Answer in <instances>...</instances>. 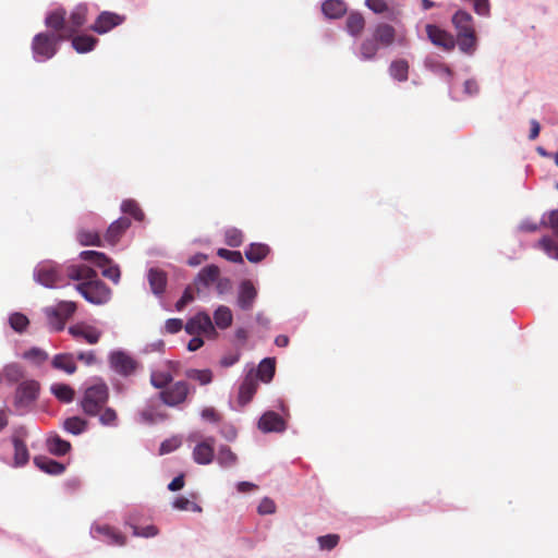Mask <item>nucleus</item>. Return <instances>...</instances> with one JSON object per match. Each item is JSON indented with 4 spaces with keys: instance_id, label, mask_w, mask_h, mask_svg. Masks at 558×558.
Listing matches in <instances>:
<instances>
[{
    "instance_id": "1",
    "label": "nucleus",
    "mask_w": 558,
    "mask_h": 558,
    "mask_svg": "<svg viewBox=\"0 0 558 558\" xmlns=\"http://www.w3.org/2000/svg\"><path fill=\"white\" fill-rule=\"evenodd\" d=\"M109 396L108 385L102 380H98L85 389L80 405L87 416H98V421L102 426L116 427L119 423V416L113 408L106 407Z\"/></svg>"
},
{
    "instance_id": "2",
    "label": "nucleus",
    "mask_w": 558,
    "mask_h": 558,
    "mask_svg": "<svg viewBox=\"0 0 558 558\" xmlns=\"http://www.w3.org/2000/svg\"><path fill=\"white\" fill-rule=\"evenodd\" d=\"M65 275L76 281V290L89 303L101 305L111 299V289L100 279L97 272L87 265H72L65 269Z\"/></svg>"
},
{
    "instance_id": "3",
    "label": "nucleus",
    "mask_w": 558,
    "mask_h": 558,
    "mask_svg": "<svg viewBox=\"0 0 558 558\" xmlns=\"http://www.w3.org/2000/svg\"><path fill=\"white\" fill-rule=\"evenodd\" d=\"M452 24L457 31L459 48L465 53H472L476 47V35L473 25V19L465 11H458L452 16Z\"/></svg>"
},
{
    "instance_id": "4",
    "label": "nucleus",
    "mask_w": 558,
    "mask_h": 558,
    "mask_svg": "<svg viewBox=\"0 0 558 558\" xmlns=\"http://www.w3.org/2000/svg\"><path fill=\"white\" fill-rule=\"evenodd\" d=\"M62 40H65L63 35H54L46 32L35 35L32 41L34 59L38 62L51 59L58 51V44Z\"/></svg>"
},
{
    "instance_id": "5",
    "label": "nucleus",
    "mask_w": 558,
    "mask_h": 558,
    "mask_svg": "<svg viewBox=\"0 0 558 558\" xmlns=\"http://www.w3.org/2000/svg\"><path fill=\"white\" fill-rule=\"evenodd\" d=\"M81 259L90 262L95 266L102 269V276L118 283L120 280V269L117 265L112 264V260L101 252L97 251H83L80 254Z\"/></svg>"
},
{
    "instance_id": "6",
    "label": "nucleus",
    "mask_w": 558,
    "mask_h": 558,
    "mask_svg": "<svg viewBox=\"0 0 558 558\" xmlns=\"http://www.w3.org/2000/svg\"><path fill=\"white\" fill-rule=\"evenodd\" d=\"M34 278L47 288H56L63 282L62 268L49 260L41 262L34 270Z\"/></svg>"
},
{
    "instance_id": "7",
    "label": "nucleus",
    "mask_w": 558,
    "mask_h": 558,
    "mask_svg": "<svg viewBox=\"0 0 558 558\" xmlns=\"http://www.w3.org/2000/svg\"><path fill=\"white\" fill-rule=\"evenodd\" d=\"M191 393L189 383L178 380L159 392L160 401L171 408L183 404Z\"/></svg>"
},
{
    "instance_id": "8",
    "label": "nucleus",
    "mask_w": 558,
    "mask_h": 558,
    "mask_svg": "<svg viewBox=\"0 0 558 558\" xmlns=\"http://www.w3.org/2000/svg\"><path fill=\"white\" fill-rule=\"evenodd\" d=\"M110 367L121 376L133 375L140 366V363L124 351H112L109 355Z\"/></svg>"
},
{
    "instance_id": "9",
    "label": "nucleus",
    "mask_w": 558,
    "mask_h": 558,
    "mask_svg": "<svg viewBox=\"0 0 558 558\" xmlns=\"http://www.w3.org/2000/svg\"><path fill=\"white\" fill-rule=\"evenodd\" d=\"M426 35L429 41L442 49L444 51H452L456 47V38L452 34L435 24H427L425 26Z\"/></svg>"
},
{
    "instance_id": "10",
    "label": "nucleus",
    "mask_w": 558,
    "mask_h": 558,
    "mask_svg": "<svg viewBox=\"0 0 558 558\" xmlns=\"http://www.w3.org/2000/svg\"><path fill=\"white\" fill-rule=\"evenodd\" d=\"M40 385L34 379L22 381L15 392L14 403L19 408H26L38 398Z\"/></svg>"
},
{
    "instance_id": "11",
    "label": "nucleus",
    "mask_w": 558,
    "mask_h": 558,
    "mask_svg": "<svg viewBox=\"0 0 558 558\" xmlns=\"http://www.w3.org/2000/svg\"><path fill=\"white\" fill-rule=\"evenodd\" d=\"M125 21L124 15H120L113 12L104 11L101 12L90 28L98 34H106L112 28L121 25Z\"/></svg>"
},
{
    "instance_id": "12",
    "label": "nucleus",
    "mask_w": 558,
    "mask_h": 558,
    "mask_svg": "<svg viewBox=\"0 0 558 558\" xmlns=\"http://www.w3.org/2000/svg\"><path fill=\"white\" fill-rule=\"evenodd\" d=\"M185 331L189 335H209L216 332L211 318L207 313L204 312H201L191 319H189V322L185 325Z\"/></svg>"
},
{
    "instance_id": "13",
    "label": "nucleus",
    "mask_w": 558,
    "mask_h": 558,
    "mask_svg": "<svg viewBox=\"0 0 558 558\" xmlns=\"http://www.w3.org/2000/svg\"><path fill=\"white\" fill-rule=\"evenodd\" d=\"M257 298V290L251 280H243L239 287L238 305L243 311H250Z\"/></svg>"
},
{
    "instance_id": "14",
    "label": "nucleus",
    "mask_w": 558,
    "mask_h": 558,
    "mask_svg": "<svg viewBox=\"0 0 558 558\" xmlns=\"http://www.w3.org/2000/svg\"><path fill=\"white\" fill-rule=\"evenodd\" d=\"M215 438L208 437L205 440L197 444L193 450V459L198 464H209L213 462Z\"/></svg>"
},
{
    "instance_id": "15",
    "label": "nucleus",
    "mask_w": 558,
    "mask_h": 558,
    "mask_svg": "<svg viewBox=\"0 0 558 558\" xmlns=\"http://www.w3.org/2000/svg\"><path fill=\"white\" fill-rule=\"evenodd\" d=\"M258 428L264 433H279L286 429V422L278 413L268 411L259 418Z\"/></svg>"
},
{
    "instance_id": "16",
    "label": "nucleus",
    "mask_w": 558,
    "mask_h": 558,
    "mask_svg": "<svg viewBox=\"0 0 558 558\" xmlns=\"http://www.w3.org/2000/svg\"><path fill=\"white\" fill-rule=\"evenodd\" d=\"M69 332L75 339H83L89 344H95L101 337V331L96 327L85 324H77L69 328Z\"/></svg>"
},
{
    "instance_id": "17",
    "label": "nucleus",
    "mask_w": 558,
    "mask_h": 558,
    "mask_svg": "<svg viewBox=\"0 0 558 558\" xmlns=\"http://www.w3.org/2000/svg\"><path fill=\"white\" fill-rule=\"evenodd\" d=\"M130 226L131 220L129 218L121 217L117 219L108 227L105 233V241L110 245L117 244Z\"/></svg>"
},
{
    "instance_id": "18",
    "label": "nucleus",
    "mask_w": 558,
    "mask_h": 558,
    "mask_svg": "<svg viewBox=\"0 0 558 558\" xmlns=\"http://www.w3.org/2000/svg\"><path fill=\"white\" fill-rule=\"evenodd\" d=\"M87 9L85 5H77L71 13L70 19L66 21V34L63 35L64 39H70L77 31L86 23Z\"/></svg>"
},
{
    "instance_id": "19",
    "label": "nucleus",
    "mask_w": 558,
    "mask_h": 558,
    "mask_svg": "<svg viewBox=\"0 0 558 558\" xmlns=\"http://www.w3.org/2000/svg\"><path fill=\"white\" fill-rule=\"evenodd\" d=\"M220 270L215 265H209L204 267L199 274L197 275L194 284L198 292L202 291L203 288H209L214 283H216L219 279Z\"/></svg>"
},
{
    "instance_id": "20",
    "label": "nucleus",
    "mask_w": 558,
    "mask_h": 558,
    "mask_svg": "<svg viewBox=\"0 0 558 558\" xmlns=\"http://www.w3.org/2000/svg\"><path fill=\"white\" fill-rule=\"evenodd\" d=\"M94 536H102L108 544L123 546L125 544V536L122 535L117 529L104 524L93 527Z\"/></svg>"
},
{
    "instance_id": "21",
    "label": "nucleus",
    "mask_w": 558,
    "mask_h": 558,
    "mask_svg": "<svg viewBox=\"0 0 558 558\" xmlns=\"http://www.w3.org/2000/svg\"><path fill=\"white\" fill-rule=\"evenodd\" d=\"M66 12L64 9H57L56 11L50 12L46 19L45 23L47 27L53 29L56 32L54 35H65L66 34Z\"/></svg>"
},
{
    "instance_id": "22",
    "label": "nucleus",
    "mask_w": 558,
    "mask_h": 558,
    "mask_svg": "<svg viewBox=\"0 0 558 558\" xmlns=\"http://www.w3.org/2000/svg\"><path fill=\"white\" fill-rule=\"evenodd\" d=\"M48 451L57 457L65 456L72 449L70 441L62 439L57 433H51L46 439Z\"/></svg>"
},
{
    "instance_id": "23",
    "label": "nucleus",
    "mask_w": 558,
    "mask_h": 558,
    "mask_svg": "<svg viewBox=\"0 0 558 558\" xmlns=\"http://www.w3.org/2000/svg\"><path fill=\"white\" fill-rule=\"evenodd\" d=\"M258 388V381L253 375H247L239 388V403L246 405L253 399Z\"/></svg>"
},
{
    "instance_id": "24",
    "label": "nucleus",
    "mask_w": 558,
    "mask_h": 558,
    "mask_svg": "<svg viewBox=\"0 0 558 558\" xmlns=\"http://www.w3.org/2000/svg\"><path fill=\"white\" fill-rule=\"evenodd\" d=\"M372 37L376 39L381 47H389L395 43L396 29L389 24L381 23L374 28Z\"/></svg>"
},
{
    "instance_id": "25",
    "label": "nucleus",
    "mask_w": 558,
    "mask_h": 558,
    "mask_svg": "<svg viewBox=\"0 0 558 558\" xmlns=\"http://www.w3.org/2000/svg\"><path fill=\"white\" fill-rule=\"evenodd\" d=\"M34 464L43 472L50 475H59L65 471V465L45 456L34 458Z\"/></svg>"
},
{
    "instance_id": "26",
    "label": "nucleus",
    "mask_w": 558,
    "mask_h": 558,
    "mask_svg": "<svg viewBox=\"0 0 558 558\" xmlns=\"http://www.w3.org/2000/svg\"><path fill=\"white\" fill-rule=\"evenodd\" d=\"M51 365L53 368L62 371L69 375L74 374L77 369L74 356L70 353H60L54 355L51 361Z\"/></svg>"
},
{
    "instance_id": "27",
    "label": "nucleus",
    "mask_w": 558,
    "mask_h": 558,
    "mask_svg": "<svg viewBox=\"0 0 558 558\" xmlns=\"http://www.w3.org/2000/svg\"><path fill=\"white\" fill-rule=\"evenodd\" d=\"M76 311V304L72 301L60 302L54 310L50 311V314L59 319L58 329H62L64 320L71 317Z\"/></svg>"
},
{
    "instance_id": "28",
    "label": "nucleus",
    "mask_w": 558,
    "mask_h": 558,
    "mask_svg": "<svg viewBox=\"0 0 558 558\" xmlns=\"http://www.w3.org/2000/svg\"><path fill=\"white\" fill-rule=\"evenodd\" d=\"M379 47H381L376 39H374L372 36L366 37L362 40L359 47V56L363 61H371L375 59Z\"/></svg>"
},
{
    "instance_id": "29",
    "label": "nucleus",
    "mask_w": 558,
    "mask_h": 558,
    "mask_svg": "<svg viewBox=\"0 0 558 558\" xmlns=\"http://www.w3.org/2000/svg\"><path fill=\"white\" fill-rule=\"evenodd\" d=\"M62 427L66 433L77 436L87 430L88 421L81 416H71L63 421Z\"/></svg>"
},
{
    "instance_id": "30",
    "label": "nucleus",
    "mask_w": 558,
    "mask_h": 558,
    "mask_svg": "<svg viewBox=\"0 0 558 558\" xmlns=\"http://www.w3.org/2000/svg\"><path fill=\"white\" fill-rule=\"evenodd\" d=\"M270 253V247L264 243H251L245 250V257L251 263H259Z\"/></svg>"
},
{
    "instance_id": "31",
    "label": "nucleus",
    "mask_w": 558,
    "mask_h": 558,
    "mask_svg": "<svg viewBox=\"0 0 558 558\" xmlns=\"http://www.w3.org/2000/svg\"><path fill=\"white\" fill-rule=\"evenodd\" d=\"M148 282L151 291L155 294L163 293L167 286V276L162 270L159 269H150L148 271Z\"/></svg>"
},
{
    "instance_id": "32",
    "label": "nucleus",
    "mask_w": 558,
    "mask_h": 558,
    "mask_svg": "<svg viewBox=\"0 0 558 558\" xmlns=\"http://www.w3.org/2000/svg\"><path fill=\"white\" fill-rule=\"evenodd\" d=\"M70 39H72V47L78 52V53H86L92 51L98 39L90 36V35H78V36H72Z\"/></svg>"
},
{
    "instance_id": "33",
    "label": "nucleus",
    "mask_w": 558,
    "mask_h": 558,
    "mask_svg": "<svg viewBox=\"0 0 558 558\" xmlns=\"http://www.w3.org/2000/svg\"><path fill=\"white\" fill-rule=\"evenodd\" d=\"M12 442L14 446V466H24L29 460L26 444L19 437H13Z\"/></svg>"
},
{
    "instance_id": "34",
    "label": "nucleus",
    "mask_w": 558,
    "mask_h": 558,
    "mask_svg": "<svg viewBox=\"0 0 558 558\" xmlns=\"http://www.w3.org/2000/svg\"><path fill=\"white\" fill-rule=\"evenodd\" d=\"M173 376L171 372L163 369H155L150 373V384L157 388L163 390L167 386L172 383Z\"/></svg>"
},
{
    "instance_id": "35",
    "label": "nucleus",
    "mask_w": 558,
    "mask_h": 558,
    "mask_svg": "<svg viewBox=\"0 0 558 558\" xmlns=\"http://www.w3.org/2000/svg\"><path fill=\"white\" fill-rule=\"evenodd\" d=\"M50 390L51 393L61 402L70 403L74 400L75 391L66 384H53Z\"/></svg>"
},
{
    "instance_id": "36",
    "label": "nucleus",
    "mask_w": 558,
    "mask_h": 558,
    "mask_svg": "<svg viewBox=\"0 0 558 558\" xmlns=\"http://www.w3.org/2000/svg\"><path fill=\"white\" fill-rule=\"evenodd\" d=\"M365 27V20L362 14L352 12L347 19V31L350 35L359 36Z\"/></svg>"
},
{
    "instance_id": "37",
    "label": "nucleus",
    "mask_w": 558,
    "mask_h": 558,
    "mask_svg": "<svg viewBox=\"0 0 558 558\" xmlns=\"http://www.w3.org/2000/svg\"><path fill=\"white\" fill-rule=\"evenodd\" d=\"M390 75L399 82L408 80L409 75V63L403 59L395 60L389 66Z\"/></svg>"
},
{
    "instance_id": "38",
    "label": "nucleus",
    "mask_w": 558,
    "mask_h": 558,
    "mask_svg": "<svg viewBox=\"0 0 558 558\" xmlns=\"http://www.w3.org/2000/svg\"><path fill=\"white\" fill-rule=\"evenodd\" d=\"M215 324L220 329H226L232 324V313L228 306L220 305L214 313Z\"/></svg>"
},
{
    "instance_id": "39",
    "label": "nucleus",
    "mask_w": 558,
    "mask_h": 558,
    "mask_svg": "<svg viewBox=\"0 0 558 558\" xmlns=\"http://www.w3.org/2000/svg\"><path fill=\"white\" fill-rule=\"evenodd\" d=\"M322 11L328 19H339L347 12L344 2H322Z\"/></svg>"
},
{
    "instance_id": "40",
    "label": "nucleus",
    "mask_w": 558,
    "mask_h": 558,
    "mask_svg": "<svg viewBox=\"0 0 558 558\" xmlns=\"http://www.w3.org/2000/svg\"><path fill=\"white\" fill-rule=\"evenodd\" d=\"M275 375V361L272 359H264L257 368V377L264 381L268 383L272 379Z\"/></svg>"
},
{
    "instance_id": "41",
    "label": "nucleus",
    "mask_w": 558,
    "mask_h": 558,
    "mask_svg": "<svg viewBox=\"0 0 558 558\" xmlns=\"http://www.w3.org/2000/svg\"><path fill=\"white\" fill-rule=\"evenodd\" d=\"M218 463L223 468L233 466L236 461V454L228 446H221L217 454Z\"/></svg>"
},
{
    "instance_id": "42",
    "label": "nucleus",
    "mask_w": 558,
    "mask_h": 558,
    "mask_svg": "<svg viewBox=\"0 0 558 558\" xmlns=\"http://www.w3.org/2000/svg\"><path fill=\"white\" fill-rule=\"evenodd\" d=\"M189 379L196 380L201 385H208L213 381V372L210 369L190 368L185 372Z\"/></svg>"
},
{
    "instance_id": "43",
    "label": "nucleus",
    "mask_w": 558,
    "mask_h": 558,
    "mask_svg": "<svg viewBox=\"0 0 558 558\" xmlns=\"http://www.w3.org/2000/svg\"><path fill=\"white\" fill-rule=\"evenodd\" d=\"M121 210L124 214L132 216L137 221L144 220L145 215L137 202L134 199H124L121 204Z\"/></svg>"
},
{
    "instance_id": "44",
    "label": "nucleus",
    "mask_w": 558,
    "mask_h": 558,
    "mask_svg": "<svg viewBox=\"0 0 558 558\" xmlns=\"http://www.w3.org/2000/svg\"><path fill=\"white\" fill-rule=\"evenodd\" d=\"M77 241L82 245H94V246H100L101 245V239L100 235L90 230H80L76 235Z\"/></svg>"
},
{
    "instance_id": "45",
    "label": "nucleus",
    "mask_w": 558,
    "mask_h": 558,
    "mask_svg": "<svg viewBox=\"0 0 558 558\" xmlns=\"http://www.w3.org/2000/svg\"><path fill=\"white\" fill-rule=\"evenodd\" d=\"M243 239V232L236 228H229L225 231V242L231 247L240 246Z\"/></svg>"
},
{
    "instance_id": "46",
    "label": "nucleus",
    "mask_w": 558,
    "mask_h": 558,
    "mask_svg": "<svg viewBox=\"0 0 558 558\" xmlns=\"http://www.w3.org/2000/svg\"><path fill=\"white\" fill-rule=\"evenodd\" d=\"M367 7L375 13H384L385 17L395 21L398 16V12L390 10L387 2H366Z\"/></svg>"
},
{
    "instance_id": "47",
    "label": "nucleus",
    "mask_w": 558,
    "mask_h": 558,
    "mask_svg": "<svg viewBox=\"0 0 558 558\" xmlns=\"http://www.w3.org/2000/svg\"><path fill=\"white\" fill-rule=\"evenodd\" d=\"M10 326L17 332H22L26 329L29 322L28 318L21 313H14L10 316Z\"/></svg>"
},
{
    "instance_id": "48",
    "label": "nucleus",
    "mask_w": 558,
    "mask_h": 558,
    "mask_svg": "<svg viewBox=\"0 0 558 558\" xmlns=\"http://www.w3.org/2000/svg\"><path fill=\"white\" fill-rule=\"evenodd\" d=\"M141 417L144 422L151 424L157 421L165 420L167 415L158 412L153 407H147L146 409L141 411Z\"/></svg>"
},
{
    "instance_id": "49",
    "label": "nucleus",
    "mask_w": 558,
    "mask_h": 558,
    "mask_svg": "<svg viewBox=\"0 0 558 558\" xmlns=\"http://www.w3.org/2000/svg\"><path fill=\"white\" fill-rule=\"evenodd\" d=\"M339 539L340 537L338 534H328L319 536L317 542L322 550H331L338 545Z\"/></svg>"
},
{
    "instance_id": "50",
    "label": "nucleus",
    "mask_w": 558,
    "mask_h": 558,
    "mask_svg": "<svg viewBox=\"0 0 558 558\" xmlns=\"http://www.w3.org/2000/svg\"><path fill=\"white\" fill-rule=\"evenodd\" d=\"M173 507L178 510H191L193 512H201L202 507L189 500L185 497H179L173 501Z\"/></svg>"
},
{
    "instance_id": "51",
    "label": "nucleus",
    "mask_w": 558,
    "mask_h": 558,
    "mask_svg": "<svg viewBox=\"0 0 558 558\" xmlns=\"http://www.w3.org/2000/svg\"><path fill=\"white\" fill-rule=\"evenodd\" d=\"M539 246L554 258H558V242L554 241L548 236H544L539 240Z\"/></svg>"
},
{
    "instance_id": "52",
    "label": "nucleus",
    "mask_w": 558,
    "mask_h": 558,
    "mask_svg": "<svg viewBox=\"0 0 558 558\" xmlns=\"http://www.w3.org/2000/svg\"><path fill=\"white\" fill-rule=\"evenodd\" d=\"M217 255L221 258H225L231 263L235 264H242L243 263V256L241 252L239 251H230L227 248H219L217 251Z\"/></svg>"
},
{
    "instance_id": "53",
    "label": "nucleus",
    "mask_w": 558,
    "mask_h": 558,
    "mask_svg": "<svg viewBox=\"0 0 558 558\" xmlns=\"http://www.w3.org/2000/svg\"><path fill=\"white\" fill-rule=\"evenodd\" d=\"M24 357L41 364L48 359V354L39 348H32L24 353Z\"/></svg>"
},
{
    "instance_id": "54",
    "label": "nucleus",
    "mask_w": 558,
    "mask_h": 558,
    "mask_svg": "<svg viewBox=\"0 0 558 558\" xmlns=\"http://www.w3.org/2000/svg\"><path fill=\"white\" fill-rule=\"evenodd\" d=\"M276 504L272 499L265 497L262 499V501L258 505L257 511L259 514H272L276 512Z\"/></svg>"
},
{
    "instance_id": "55",
    "label": "nucleus",
    "mask_w": 558,
    "mask_h": 558,
    "mask_svg": "<svg viewBox=\"0 0 558 558\" xmlns=\"http://www.w3.org/2000/svg\"><path fill=\"white\" fill-rule=\"evenodd\" d=\"M133 534L142 537H154L158 534V529L155 525H147L144 527L133 526Z\"/></svg>"
},
{
    "instance_id": "56",
    "label": "nucleus",
    "mask_w": 558,
    "mask_h": 558,
    "mask_svg": "<svg viewBox=\"0 0 558 558\" xmlns=\"http://www.w3.org/2000/svg\"><path fill=\"white\" fill-rule=\"evenodd\" d=\"M183 327L182 319L179 318H170L166 322V330L169 333H177L179 332Z\"/></svg>"
},
{
    "instance_id": "57",
    "label": "nucleus",
    "mask_w": 558,
    "mask_h": 558,
    "mask_svg": "<svg viewBox=\"0 0 558 558\" xmlns=\"http://www.w3.org/2000/svg\"><path fill=\"white\" fill-rule=\"evenodd\" d=\"M77 359L84 362L86 365H94L97 362L94 351L81 352L77 354Z\"/></svg>"
},
{
    "instance_id": "58",
    "label": "nucleus",
    "mask_w": 558,
    "mask_h": 558,
    "mask_svg": "<svg viewBox=\"0 0 558 558\" xmlns=\"http://www.w3.org/2000/svg\"><path fill=\"white\" fill-rule=\"evenodd\" d=\"M202 417L214 423L219 422L220 420L219 414L216 412L214 408H205L202 411Z\"/></svg>"
},
{
    "instance_id": "59",
    "label": "nucleus",
    "mask_w": 558,
    "mask_h": 558,
    "mask_svg": "<svg viewBox=\"0 0 558 558\" xmlns=\"http://www.w3.org/2000/svg\"><path fill=\"white\" fill-rule=\"evenodd\" d=\"M184 486V475H178L175 476L168 485V489L171 492H177L182 489Z\"/></svg>"
},
{
    "instance_id": "60",
    "label": "nucleus",
    "mask_w": 558,
    "mask_h": 558,
    "mask_svg": "<svg viewBox=\"0 0 558 558\" xmlns=\"http://www.w3.org/2000/svg\"><path fill=\"white\" fill-rule=\"evenodd\" d=\"M478 84L475 80H466L464 83V90L468 95H475L478 93Z\"/></svg>"
},
{
    "instance_id": "61",
    "label": "nucleus",
    "mask_w": 558,
    "mask_h": 558,
    "mask_svg": "<svg viewBox=\"0 0 558 558\" xmlns=\"http://www.w3.org/2000/svg\"><path fill=\"white\" fill-rule=\"evenodd\" d=\"M548 225L553 229L554 234L558 238V210L550 213Z\"/></svg>"
},
{
    "instance_id": "62",
    "label": "nucleus",
    "mask_w": 558,
    "mask_h": 558,
    "mask_svg": "<svg viewBox=\"0 0 558 558\" xmlns=\"http://www.w3.org/2000/svg\"><path fill=\"white\" fill-rule=\"evenodd\" d=\"M531 124V130H530V134H529V138L531 141H534L538 137L539 135V132H541V125L539 123L536 121V120H531L530 122Z\"/></svg>"
},
{
    "instance_id": "63",
    "label": "nucleus",
    "mask_w": 558,
    "mask_h": 558,
    "mask_svg": "<svg viewBox=\"0 0 558 558\" xmlns=\"http://www.w3.org/2000/svg\"><path fill=\"white\" fill-rule=\"evenodd\" d=\"M204 345V340L201 337L192 338L187 343V350L194 352Z\"/></svg>"
},
{
    "instance_id": "64",
    "label": "nucleus",
    "mask_w": 558,
    "mask_h": 558,
    "mask_svg": "<svg viewBox=\"0 0 558 558\" xmlns=\"http://www.w3.org/2000/svg\"><path fill=\"white\" fill-rule=\"evenodd\" d=\"M239 493H248L254 489H257V485L251 483V482H239L236 485Z\"/></svg>"
}]
</instances>
